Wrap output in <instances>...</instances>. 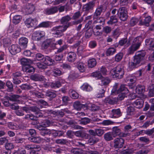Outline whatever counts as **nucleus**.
Returning a JSON list of instances; mask_svg holds the SVG:
<instances>
[{"label": "nucleus", "mask_w": 154, "mask_h": 154, "mask_svg": "<svg viewBox=\"0 0 154 154\" xmlns=\"http://www.w3.org/2000/svg\"><path fill=\"white\" fill-rule=\"evenodd\" d=\"M71 19V17L69 15L63 17L60 20V23L62 24L66 23V24L54 27L51 30L53 35L58 37L63 36L64 35L63 32L70 26L71 23L68 22Z\"/></svg>", "instance_id": "nucleus-1"}, {"label": "nucleus", "mask_w": 154, "mask_h": 154, "mask_svg": "<svg viewBox=\"0 0 154 154\" xmlns=\"http://www.w3.org/2000/svg\"><path fill=\"white\" fill-rule=\"evenodd\" d=\"M146 52L143 51L137 55H136L134 57L133 60L129 63V67L131 69L137 67L140 65V64L143 63L145 59V57Z\"/></svg>", "instance_id": "nucleus-2"}, {"label": "nucleus", "mask_w": 154, "mask_h": 154, "mask_svg": "<svg viewBox=\"0 0 154 154\" xmlns=\"http://www.w3.org/2000/svg\"><path fill=\"white\" fill-rule=\"evenodd\" d=\"M110 73L113 78L121 79L124 75V70L121 65H118L116 67L112 69Z\"/></svg>", "instance_id": "nucleus-3"}, {"label": "nucleus", "mask_w": 154, "mask_h": 154, "mask_svg": "<svg viewBox=\"0 0 154 154\" xmlns=\"http://www.w3.org/2000/svg\"><path fill=\"white\" fill-rule=\"evenodd\" d=\"M117 15L120 20L123 21H126L128 18V12L126 8L124 7H121L119 8V13Z\"/></svg>", "instance_id": "nucleus-4"}, {"label": "nucleus", "mask_w": 154, "mask_h": 154, "mask_svg": "<svg viewBox=\"0 0 154 154\" xmlns=\"http://www.w3.org/2000/svg\"><path fill=\"white\" fill-rule=\"evenodd\" d=\"M107 8V6L104 4L98 6L93 15V19H97L99 17L103 11H105Z\"/></svg>", "instance_id": "nucleus-5"}, {"label": "nucleus", "mask_w": 154, "mask_h": 154, "mask_svg": "<svg viewBox=\"0 0 154 154\" xmlns=\"http://www.w3.org/2000/svg\"><path fill=\"white\" fill-rule=\"evenodd\" d=\"M81 13L80 11H78L74 13L72 18V19L74 20L72 22V23L73 25H77L81 23L83 20V18L82 17L81 18L78 19L81 16Z\"/></svg>", "instance_id": "nucleus-6"}, {"label": "nucleus", "mask_w": 154, "mask_h": 154, "mask_svg": "<svg viewBox=\"0 0 154 154\" xmlns=\"http://www.w3.org/2000/svg\"><path fill=\"white\" fill-rule=\"evenodd\" d=\"M95 6V2L91 1L85 4L82 7L83 10L86 13L88 14L93 10Z\"/></svg>", "instance_id": "nucleus-7"}, {"label": "nucleus", "mask_w": 154, "mask_h": 154, "mask_svg": "<svg viewBox=\"0 0 154 154\" xmlns=\"http://www.w3.org/2000/svg\"><path fill=\"white\" fill-rule=\"evenodd\" d=\"M37 20L36 18H29L27 19L25 21L26 25L28 28L35 26L37 24Z\"/></svg>", "instance_id": "nucleus-8"}, {"label": "nucleus", "mask_w": 154, "mask_h": 154, "mask_svg": "<svg viewBox=\"0 0 154 154\" xmlns=\"http://www.w3.org/2000/svg\"><path fill=\"white\" fill-rule=\"evenodd\" d=\"M125 143L124 140L121 137L116 138L114 140V146L116 148H122Z\"/></svg>", "instance_id": "nucleus-9"}, {"label": "nucleus", "mask_w": 154, "mask_h": 154, "mask_svg": "<svg viewBox=\"0 0 154 154\" xmlns=\"http://www.w3.org/2000/svg\"><path fill=\"white\" fill-rule=\"evenodd\" d=\"M9 50L12 54L15 55L21 51V48L17 45H13L9 47Z\"/></svg>", "instance_id": "nucleus-10"}, {"label": "nucleus", "mask_w": 154, "mask_h": 154, "mask_svg": "<svg viewBox=\"0 0 154 154\" xmlns=\"http://www.w3.org/2000/svg\"><path fill=\"white\" fill-rule=\"evenodd\" d=\"M140 38H141L140 37H137L134 38L133 40V44L131 45L136 51L139 48L141 44V41L140 40Z\"/></svg>", "instance_id": "nucleus-11"}, {"label": "nucleus", "mask_w": 154, "mask_h": 154, "mask_svg": "<svg viewBox=\"0 0 154 154\" xmlns=\"http://www.w3.org/2000/svg\"><path fill=\"white\" fill-rule=\"evenodd\" d=\"M30 79L35 81H43L45 79L44 76L39 74H35L31 75Z\"/></svg>", "instance_id": "nucleus-12"}, {"label": "nucleus", "mask_w": 154, "mask_h": 154, "mask_svg": "<svg viewBox=\"0 0 154 154\" xmlns=\"http://www.w3.org/2000/svg\"><path fill=\"white\" fill-rule=\"evenodd\" d=\"M33 35L35 37V39L38 41L40 40L41 38L45 36V33L42 31H38L34 32Z\"/></svg>", "instance_id": "nucleus-13"}, {"label": "nucleus", "mask_w": 154, "mask_h": 154, "mask_svg": "<svg viewBox=\"0 0 154 154\" xmlns=\"http://www.w3.org/2000/svg\"><path fill=\"white\" fill-rule=\"evenodd\" d=\"M43 62L47 66H51L54 64L55 61L50 57L46 56L45 57Z\"/></svg>", "instance_id": "nucleus-14"}, {"label": "nucleus", "mask_w": 154, "mask_h": 154, "mask_svg": "<svg viewBox=\"0 0 154 154\" xmlns=\"http://www.w3.org/2000/svg\"><path fill=\"white\" fill-rule=\"evenodd\" d=\"M76 58V55L75 53L72 52H70L68 54L67 57V61L69 62H73Z\"/></svg>", "instance_id": "nucleus-15"}, {"label": "nucleus", "mask_w": 154, "mask_h": 154, "mask_svg": "<svg viewBox=\"0 0 154 154\" xmlns=\"http://www.w3.org/2000/svg\"><path fill=\"white\" fill-rule=\"evenodd\" d=\"M56 92L55 91L48 90L45 92V95L46 97L49 98L50 100L55 97L57 96Z\"/></svg>", "instance_id": "nucleus-16"}, {"label": "nucleus", "mask_w": 154, "mask_h": 154, "mask_svg": "<svg viewBox=\"0 0 154 154\" xmlns=\"http://www.w3.org/2000/svg\"><path fill=\"white\" fill-rule=\"evenodd\" d=\"M22 69L23 71L29 73H33L35 71L34 68L29 64L22 66Z\"/></svg>", "instance_id": "nucleus-17"}, {"label": "nucleus", "mask_w": 154, "mask_h": 154, "mask_svg": "<svg viewBox=\"0 0 154 154\" xmlns=\"http://www.w3.org/2000/svg\"><path fill=\"white\" fill-rule=\"evenodd\" d=\"M118 102V100L116 98H111L107 97L104 100V102L109 104H116Z\"/></svg>", "instance_id": "nucleus-18"}, {"label": "nucleus", "mask_w": 154, "mask_h": 154, "mask_svg": "<svg viewBox=\"0 0 154 154\" xmlns=\"http://www.w3.org/2000/svg\"><path fill=\"white\" fill-rule=\"evenodd\" d=\"M112 118H118L121 116V112L119 109H113L111 111Z\"/></svg>", "instance_id": "nucleus-19"}, {"label": "nucleus", "mask_w": 154, "mask_h": 154, "mask_svg": "<svg viewBox=\"0 0 154 154\" xmlns=\"http://www.w3.org/2000/svg\"><path fill=\"white\" fill-rule=\"evenodd\" d=\"M28 42V40L25 37H21L19 40L20 45L23 48H26L27 47Z\"/></svg>", "instance_id": "nucleus-20"}, {"label": "nucleus", "mask_w": 154, "mask_h": 154, "mask_svg": "<svg viewBox=\"0 0 154 154\" xmlns=\"http://www.w3.org/2000/svg\"><path fill=\"white\" fill-rule=\"evenodd\" d=\"M76 65L79 70L82 72H84L86 69L85 65L84 63L80 61L76 63Z\"/></svg>", "instance_id": "nucleus-21"}, {"label": "nucleus", "mask_w": 154, "mask_h": 154, "mask_svg": "<svg viewBox=\"0 0 154 154\" xmlns=\"http://www.w3.org/2000/svg\"><path fill=\"white\" fill-rule=\"evenodd\" d=\"M151 20L150 16H148L146 17L143 21L140 20L139 22V24L140 25H144L146 26H149V23Z\"/></svg>", "instance_id": "nucleus-22"}, {"label": "nucleus", "mask_w": 154, "mask_h": 154, "mask_svg": "<svg viewBox=\"0 0 154 154\" xmlns=\"http://www.w3.org/2000/svg\"><path fill=\"white\" fill-rule=\"evenodd\" d=\"M127 86H128L126 85H121L117 91V94L120 93H123L125 94L128 93L129 90Z\"/></svg>", "instance_id": "nucleus-23"}, {"label": "nucleus", "mask_w": 154, "mask_h": 154, "mask_svg": "<svg viewBox=\"0 0 154 154\" xmlns=\"http://www.w3.org/2000/svg\"><path fill=\"white\" fill-rule=\"evenodd\" d=\"M74 134L76 137L82 138H86L88 137V135L85 132L83 131H75Z\"/></svg>", "instance_id": "nucleus-24"}, {"label": "nucleus", "mask_w": 154, "mask_h": 154, "mask_svg": "<svg viewBox=\"0 0 154 154\" xmlns=\"http://www.w3.org/2000/svg\"><path fill=\"white\" fill-rule=\"evenodd\" d=\"M145 43L149 50L154 51V41L152 39L146 40Z\"/></svg>", "instance_id": "nucleus-25"}, {"label": "nucleus", "mask_w": 154, "mask_h": 154, "mask_svg": "<svg viewBox=\"0 0 154 154\" xmlns=\"http://www.w3.org/2000/svg\"><path fill=\"white\" fill-rule=\"evenodd\" d=\"M26 10L28 14H31L35 10V7L33 5L27 3L26 5Z\"/></svg>", "instance_id": "nucleus-26"}, {"label": "nucleus", "mask_w": 154, "mask_h": 154, "mask_svg": "<svg viewBox=\"0 0 154 154\" xmlns=\"http://www.w3.org/2000/svg\"><path fill=\"white\" fill-rule=\"evenodd\" d=\"M143 101L142 99H137L135 101L133 104L137 108H141L143 106Z\"/></svg>", "instance_id": "nucleus-27"}, {"label": "nucleus", "mask_w": 154, "mask_h": 154, "mask_svg": "<svg viewBox=\"0 0 154 154\" xmlns=\"http://www.w3.org/2000/svg\"><path fill=\"white\" fill-rule=\"evenodd\" d=\"M101 80V82L100 84L101 86H106L108 85L110 82V80L108 77H103L102 76Z\"/></svg>", "instance_id": "nucleus-28"}, {"label": "nucleus", "mask_w": 154, "mask_h": 154, "mask_svg": "<svg viewBox=\"0 0 154 154\" xmlns=\"http://www.w3.org/2000/svg\"><path fill=\"white\" fill-rule=\"evenodd\" d=\"M73 107L74 109L77 110H80L82 108L85 107V106L79 101L75 102L73 103Z\"/></svg>", "instance_id": "nucleus-29"}, {"label": "nucleus", "mask_w": 154, "mask_h": 154, "mask_svg": "<svg viewBox=\"0 0 154 154\" xmlns=\"http://www.w3.org/2000/svg\"><path fill=\"white\" fill-rule=\"evenodd\" d=\"M58 11L57 7L55 6L49 8L47 9L46 10V14L48 15L53 14L56 13Z\"/></svg>", "instance_id": "nucleus-30"}, {"label": "nucleus", "mask_w": 154, "mask_h": 154, "mask_svg": "<svg viewBox=\"0 0 154 154\" xmlns=\"http://www.w3.org/2000/svg\"><path fill=\"white\" fill-rule=\"evenodd\" d=\"M94 20L93 25L96 24L97 23H99L100 24L104 25L105 20L103 17H98L97 19H93Z\"/></svg>", "instance_id": "nucleus-31"}, {"label": "nucleus", "mask_w": 154, "mask_h": 154, "mask_svg": "<svg viewBox=\"0 0 154 154\" xmlns=\"http://www.w3.org/2000/svg\"><path fill=\"white\" fill-rule=\"evenodd\" d=\"M97 63L96 60L95 59H91L88 61V66L89 68H93L96 66Z\"/></svg>", "instance_id": "nucleus-32"}, {"label": "nucleus", "mask_w": 154, "mask_h": 154, "mask_svg": "<svg viewBox=\"0 0 154 154\" xmlns=\"http://www.w3.org/2000/svg\"><path fill=\"white\" fill-rule=\"evenodd\" d=\"M105 91V90L104 88L99 87L97 91V97L98 98H102L104 96V94Z\"/></svg>", "instance_id": "nucleus-33"}, {"label": "nucleus", "mask_w": 154, "mask_h": 154, "mask_svg": "<svg viewBox=\"0 0 154 154\" xmlns=\"http://www.w3.org/2000/svg\"><path fill=\"white\" fill-rule=\"evenodd\" d=\"M121 130L118 127H115L113 128L112 133L113 137H115L116 136L119 135L120 134Z\"/></svg>", "instance_id": "nucleus-34"}, {"label": "nucleus", "mask_w": 154, "mask_h": 154, "mask_svg": "<svg viewBox=\"0 0 154 154\" xmlns=\"http://www.w3.org/2000/svg\"><path fill=\"white\" fill-rule=\"evenodd\" d=\"M135 91L138 94H142L145 91V87L143 86L139 85L136 88Z\"/></svg>", "instance_id": "nucleus-35"}, {"label": "nucleus", "mask_w": 154, "mask_h": 154, "mask_svg": "<svg viewBox=\"0 0 154 154\" xmlns=\"http://www.w3.org/2000/svg\"><path fill=\"white\" fill-rule=\"evenodd\" d=\"M52 73L55 77L59 76L62 75V72L59 69L57 68H54L52 70Z\"/></svg>", "instance_id": "nucleus-36"}, {"label": "nucleus", "mask_w": 154, "mask_h": 154, "mask_svg": "<svg viewBox=\"0 0 154 154\" xmlns=\"http://www.w3.org/2000/svg\"><path fill=\"white\" fill-rule=\"evenodd\" d=\"M22 17L20 15H16L13 18V22L15 24L19 23L21 21Z\"/></svg>", "instance_id": "nucleus-37"}, {"label": "nucleus", "mask_w": 154, "mask_h": 154, "mask_svg": "<svg viewBox=\"0 0 154 154\" xmlns=\"http://www.w3.org/2000/svg\"><path fill=\"white\" fill-rule=\"evenodd\" d=\"M116 49L113 47H110L108 48L106 51V54L107 56L113 55L116 52Z\"/></svg>", "instance_id": "nucleus-38"}, {"label": "nucleus", "mask_w": 154, "mask_h": 154, "mask_svg": "<svg viewBox=\"0 0 154 154\" xmlns=\"http://www.w3.org/2000/svg\"><path fill=\"white\" fill-rule=\"evenodd\" d=\"M112 132H109L105 134L104 135V139L106 141H109L113 139Z\"/></svg>", "instance_id": "nucleus-39"}, {"label": "nucleus", "mask_w": 154, "mask_h": 154, "mask_svg": "<svg viewBox=\"0 0 154 154\" xmlns=\"http://www.w3.org/2000/svg\"><path fill=\"white\" fill-rule=\"evenodd\" d=\"M5 147L6 149L8 151V152H5V153H9V154H11V150L14 148V146L12 143L8 142L6 144Z\"/></svg>", "instance_id": "nucleus-40"}, {"label": "nucleus", "mask_w": 154, "mask_h": 154, "mask_svg": "<svg viewBox=\"0 0 154 154\" xmlns=\"http://www.w3.org/2000/svg\"><path fill=\"white\" fill-rule=\"evenodd\" d=\"M20 97V96L18 95L14 94L7 97L6 98L10 101H17V99H19Z\"/></svg>", "instance_id": "nucleus-41"}, {"label": "nucleus", "mask_w": 154, "mask_h": 154, "mask_svg": "<svg viewBox=\"0 0 154 154\" xmlns=\"http://www.w3.org/2000/svg\"><path fill=\"white\" fill-rule=\"evenodd\" d=\"M7 124L8 127L11 129L17 130L20 128L19 126L13 122H9Z\"/></svg>", "instance_id": "nucleus-42"}, {"label": "nucleus", "mask_w": 154, "mask_h": 154, "mask_svg": "<svg viewBox=\"0 0 154 154\" xmlns=\"http://www.w3.org/2000/svg\"><path fill=\"white\" fill-rule=\"evenodd\" d=\"M50 86L52 88H59L61 86V82L60 80H58L51 83Z\"/></svg>", "instance_id": "nucleus-43"}, {"label": "nucleus", "mask_w": 154, "mask_h": 154, "mask_svg": "<svg viewBox=\"0 0 154 154\" xmlns=\"http://www.w3.org/2000/svg\"><path fill=\"white\" fill-rule=\"evenodd\" d=\"M81 88L82 90L87 91H91L92 88L91 86L87 83H85L81 86Z\"/></svg>", "instance_id": "nucleus-44"}, {"label": "nucleus", "mask_w": 154, "mask_h": 154, "mask_svg": "<svg viewBox=\"0 0 154 154\" xmlns=\"http://www.w3.org/2000/svg\"><path fill=\"white\" fill-rule=\"evenodd\" d=\"M91 76L97 78V79H100L102 77V76L100 72L99 71H96L92 72Z\"/></svg>", "instance_id": "nucleus-45"}, {"label": "nucleus", "mask_w": 154, "mask_h": 154, "mask_svg": "<svg viewBox=\"0 0 154 154\" xmlns=\"http://www.w3.org/2000/svg\"><path fill=\"white\" fill-rule=\"evenodd\" d=\"M118 22V19L116 15H113L110 17L109 20L107 22L108 24H112L113 23H116Z\"/></svg>", "instance_id": "nucleus-46"}, {"label": "nucleus", "mask_w": 154, "mask_h": 154, "mask_svg": "<svg viewBox=\"0 0 154 154\" xmlns=\"http://www.w3.org/2000/svg\"><path fill=\"white\" fill-rule=\"evenodd\" d=\"M6 85L8 88L7 91L9 92H12L14 91L13 85L12 82L10 81H8L6 83Z\"/></svg>", "instance_id": "nucleus-47"}, {"label": "nucleus", "mask_w": 154, "mask_h": 154, "mask_svg": "<svg viewBox=\"0 0 154 154\" xmlns=\"http://www.w3.org/2000/svg\"><path fill=\"white\" fill-rule=\"evenodd\" d=\"M54 132H51V134L54 137H60L62 136L63 134L64 133L62 131H54Z\"/></svg>", "instance_id": "nucleus-48"}, {"label": "nucleus", "mask_w": 154, "mask_h": 154, "mask_svg": "<svg viewBox=\"0 0 154 154\" xmlns=\"http://www.w3.org/2000/svg\"><path fill=\"white\" fill-rule=\"evenodd\" d=\"M51 44V39H47L42 44L43 47L46 49Z\"/></svg>", "instance_id": "nucleus-49"}, {"label": "nucleus", "mask_w": 154, "mask_h": 154, "mask_svg": "<svg viewBox=\"0 0 154 154\" xmlns=\"http://www.w3.org/2000/svg\"><path fill=\"white\" fill-rule=\"evenodd\" d=\"M28 139L30 141L35 143H39L41 141V138L39 137H29Z\"/></svg>", "instance_id": "nucleus-50"}, {"label": "nucleus", "mask_w": 154, "mask_h": 154, "mask_svg": "<svg viewBox=\"0 0 154 154\" xmlns=\"http://www.w3.org/2000/svg\"><path fill=\"white\" fill-rule=\"evenodd\" d=\"M20 87L22 89L24 90H32L33 89V87L31 85L26 84H22Z\"/></svg>", "instance_id": "nucleus-51"}, {"label": "nucleus", "mask_w": 154, "mask_h": 154, "mask_svg": "<svg viewBox=\"0 0 154 154\" xmlns=\"http://www.w3.org/2000/svg\"><path fill=\"white\" fill-rule=\"evenodd\" d=\"M85 33V37L87 38H90L92 34L93 30L92 29H87Z\"/></svg>", "instance_id": "nucleus-52"}, {"label": "nucleus", "mask_w": 154, "mask_h": 154, "mask_svg": "<svg viewBox=\"0 0 154 154\" xmlns=\"http://www.w3.org/2000/svg\"><path fill=\"white\" fill-rule=\"evenodd\" d=\"M99 140L98 138H96L94 137H91L88 140V143L91 145H93L97 142Z\"/></svg>", "instance_id": "nucleus-53"}, {"label": "nucleus", "mask_w": 154, "mask_h": 154, "mask_svg": "<svg viewBox=\"0 0 154 154\" xmlns=\"http://www.w3.org/2000/svg\"><path fill=\"white\" fill-rule=\"evenodd\" d=\"M69 93L70 94L71 97L73 99H76L79 97V94L75 91L70 90L69 91Z\"/></svg>", "instance_id": "nucleus-54"}, {"label": "nucleus", "mask_w": 154, "mask_h": 154, "mask_svg": "<svg viewBox=\"0 0 154 154\" xmlns=\"http://www.w3.org/2000/svg\"><path fill=\"white\" fill-rule=\"evenodd\" d=\"M135 108L132 106H129L127 107V112L128 115H130L134 114L135 111Z\"/></svg>", "instance_id": "nucleus-55"}, {"label": "nucleus", "mask_w": 154, "mask_h": 154, "mask_svg": "<svg viewBox=\"0 0 154 154\" xmlns=\"http://www.w3.org/2000/svg\"><path fill=\"white\" fill-rule=\"evenodd\" d=\"M123 54L122 53L119 52L116 54L115 57V59L116 61L119 62L122 58Z\"/></svg>", "instance_id": "nucleus-56"}, {"label": "nucleus", "mask_w": 154, "mask_h": 154, "mask_svg": "<svg viewBox=\"0 0 154 154\" xmlns=\"http://www.w3.org/2000/svg\"><path fill=\"white\" fill-rule=\"evenodd\" d=\"M138 21V20L137 18L133 17L130 20L129 25L131 26H134L137 23Z\"/></svg>", "instance_id": "nucleus-57"}, {"label": "nucleus", "mask_w": 154, "mask_h": 154, "mask_svg": "<svg viewBox=\"0 0 154 154\" xmlns=\"http://www.w3.org/2000/svg\"><path fill=\"white\" fill-rule=\"evenodd\" d=\"M55 142L57 144L61 145L66 144L68 143V141L66 139H57L55 140Z\"/></svg>", "instance_id": "nucleus-58"}, {"label": "nucleus", "mask_w": 154, "mask_h": 154, "mask_svg": "<svg viewBox=\"0 0 154 154\" xmlns=\"http://www.w3.org/2000/svg\"><path fill=\"white\" fill-rule=\"evenodd\" d=\"M79 77V74L75 72L71 73L69 76L68 78L69 80H73Z\"/></svg>", "instance_id": "nucleus-59"}, {"label": "nucleus", "mask_w": 154, "mask_h": 154, "mask_svg": "<svg viewBox=\"0 0 154 154\" xmlns=\"http://www.w3.org/2000/svg\"><path fill=\"white\" fill-rule=\"evenodd\" d=\"M50 26V22L49 21L42 22L39 24V27L48 28Z\"/></svg>", "instance_id": "nucleus-60"}, {"label": "nucleus", "mask_w": 154, "mask_h": 154, "mask_svg": "<svg viewBox=\"0 0 154 154\" xmlns=\"http://www.w3.org/2000/svg\"><path fill=\"white\" fill-rule=\"evenodd\" d=\"M90 122V119L88 118H84L82 119L80 121L79 123L81 125H85Z\"/></svg>", "instance_id": "nucleus-61"}, {"label": "nucleus", "mask_w": 154, "mask_h": 154, "mask_svg": "<svg viewBox=\"0 0 154 154\" xmlns=\"http://www.w3.org/2000/svg\"><path fill=\"white\" fill-rule=\"evenodd\" d=\"M40 133L42 135L45 136L46 135L51 134V132L50 130L45 128L42 131H40Z\"/></svg>", "instance_id": "nucleus-62"}, {"label": "nucleus", "mask_w": 154, "mask_h": 154, "mask_svg": "<svg viewBox=\"0 0 154 154\" xmlns=\"http://www.w3.org/2000/svg\"><path fill=\"white\" fill-rule=\"evenodd\" d=\"M42 126L44 127L45 128L48 127H49L51 125H52V123L48 120H45L42 122L41 123Z\"/></svg>", "instance_id": "nucleus-63"}, {"label": "nucleus", "mask_w": 154, "mask_h": 154, "mask_svg": "<svg viewBox=\"0 0 154 154\" xmlns=\"http://www.w3.org/2000/svg\"><path fill=\"white\" fill-rule=\"evenodd\" d=\"M62 102L65 105H67L70 100V98L66 96H63L62 97Z\"/></svg>", "instance_id": "nucleus-64"}]
</instances>
